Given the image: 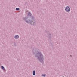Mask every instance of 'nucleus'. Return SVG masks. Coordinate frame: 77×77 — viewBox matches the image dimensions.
Listing matches in <instances>:
<instances>
[{
  "label": "nucleus",
  "instance_id": "f257e3e1",
  "mask_svg": "<svg viewBox=\"0 0 77 77\" xmlns=\"http://www.w3.org/2000/svg\"><path fill=\"white\" fill-rule=\"evenodd\" d=\"M29 23H30L31 24H32V25H33L34 24H35V21L34 20V18L32 17V19L31 20H29Z\"/></svg>",
  "mask_w": 77,
  "mask_h": 77
},
{
  "label": "nucleus",
  "instance_id": "f03ea898",
  "mask_svg": "<svg viewBox=\"0 0 77 77\" xmlns=\"http://www.w3.org/2000/svg\"><path fill=\"white\" fill-rule=\"evenodd\" d=\"M38 54L39 55L38 58L40 59V61H41V60H42V57H43V56H42V55L41 54V53H38Z\"/></svg>",
  "mask_w": 77,
  "mask_h": 77
},
{
  "label": "nucleus",
  "instance_id": "7ed1b4c3",
  "mask_svg": "<svg viewBox=\"0 0 77 77\" xmlns=\"http://www.w3.org/2000/svg\"><path fill=\"white\" fill-rule=\"evenodd\" d=\"M65 9L66 12H69L70 11V8L68 6L66 7Z\"/></svg>",
  "mask_w": 77,
  "mask_h": 77
},
{
  "label": "nucleus",
  "instance_id": "20e7f679",
  "mask_svg": "<svg viewBox=\"0 0 77 77\" xmlns=\"http://www.w3.org/2000/svg\"><path fill=\"white\" fill-rule=\"evenodd\" d=\"M19 38V36H18V35H16L15 36V39H17Z\"/></svg>",
  "mask_w": 77,
  "mask_h": 77
},
{
  "label": "nucleus",
  "instance_id": "39448f33",
  "mask_svg": "<svg viewBox=\"0 0 77 77\" xmlns=\"http://www.w3.org/2000/svg\"><path fill=\"white\" fill-rule=\"evenodd\" d=\"M33 75H36V73H35V71H33Z\"/></svg>",
  "mask_w": 77,
  "mask_h": 77
},
{
  "label": "nucleus",
  "instance_id": "423d86ee",
  "mask_svg": "<svg viewBox=\"0 0 77 77\" xmlns=\"http://www.w3.org/2000/svg\"><path fill=\"white\" fill-rule=\"evenodd\" d=\"M28 15H29V16H31V15H32V14L30 12H29L28 13Z\"/></svg>",
  "mask_w": 77,
  "mask_h": 77
},
{
  "label": "nucleus",
  "instance_id": "0eeeda50",
  "mask_svg": "<svg viewBox=\"0 0 77 77\" xmlns=\"http://www.w3.org/2000/svg\"><path fill=\"white\" fill-rule=\"evenodd\" d=\"M2 69H3V70H5V68H4L3 66H2Z\"/></svg>",
  "mask_w": 77,
  "mask_h": 77
},
{
  "label": "nucleus",
  "instance_id": "6e6552de",
  "mask_svg": "<svg viewBox=\"0 0 77 77\" xmlns=\"http://www.w3.org/2000/svg\"><path fill=\"white\" fill-rule=\"evenodd\" d=\"M16 9V10H17V11H19V10H20V8H17Z\"/></svg>",
  "mask_w": 77,
  "mask_h": 77
},
{
  "label": "nucleus",
  "instance_id": "1a4fd4ad",
  "mask_svg": "<svg viewBox=\"0 0 77 77\" xmlns=\"http://www.w3.org/2000/svg\"><path fill=\"white\" fill-rule=\"evenodd\" d=\"M42 76H44V77H45V75H42Z\"/></svg>",
  "mask_w": 77,
  "mask_h": 77
},
{
  "label": "nucleus",
  "instance_id": "9d476101",
  "mask_svg": "<svg viewBox=\"0 0 77 77\" xmlns=\"http://www.w3.org/2000/svg\"><path fill=\"white\" fill-rule=\"evenodd\" d=\"M26 21V22H27V23H29V22H28V21Z\"/></svg>",
  "mask_w": 77,
  "mask_h": 77
},
{
  "label": "nucleus",
  "instance_id": "9b49d317",
  "mask_svg": "<svg viewBox=\"0 0 77 77\" xmlns=\"http://www.w3.org/2000/svg\"><path fill=\"white\" fill-rule=\"evenodd\" d=\"M24 20H25V21H26V20H25V19H24Z\"/></svg>",
  "mask_w": 77,
  "mask_h": 77
}]
</instances>
